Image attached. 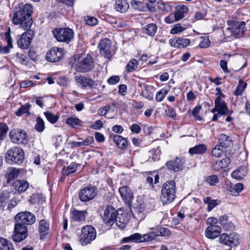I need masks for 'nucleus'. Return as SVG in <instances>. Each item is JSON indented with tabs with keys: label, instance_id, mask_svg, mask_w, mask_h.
Listing matches in <instances>:
<instances>
[{
	"label": "nucleus",
	"instance_id": "obj_64",
	"mask_svg": "<svg viewBox=\"0 0 250 250\" xmlns=\"http://www.w3.org/2000/svg\"><path fill=\"white\" fill-rule=\"evenodd\" d=\"M119 93L122 96H125L127 93V86L125 84L119 85Z\"/></svg>",
	"mask_w": 250,
	"mask_h": 250
},
{
	"label": "nucleus",
	"instance_id": "obj_20",
	"mask_svg": "<svg viewBox=\"0 0 250 250\" xmlns=\"http://www.w3.org/2000/svg\"><path fill=\"white\" fill-rule=\"evenodd\" d=\"M74 79L77 84L80 85L83 88L93 87L95 85V82L93 80L85 77L81 75L77 76L75 77Z\"/></svg>",
	"mask_w": 250,
	"mask_h": 250
},
{
	"label": "nucleus",
	"instance_id": "obj_11",
	"mask_svg": "<svg viewBox=\"0 0 250 250\" xmlns=\"http://www.w3.org/2000/svg\"><path fill=\"white\" fill-rule=\"evenodd\" d=\"M15 222L26 226L32 225L36 222L35 215L27 211L18 213L15 217Z\"/></svg>",
	"mask_w": 250,
	"mask_h": 250
},
{
	"label": "nucleus",
	"instance_id": "obj_38",
	"mask_svg": "<svg viewBox=\"0 0 250 250\" xmlns=\"http://www.w3.org/2000/svg\"><path fill=\"white\" fill-rule=\"evenodd\" d=\"M244 186L241 183H237L233 186H230L229 191L232 195L236 196L243 189Z\"/></svg>",
	"mask_w": 250,
	"mask_h": 250
},
{
	"label": "nucleus",
	"instance_id": "obj_40",
	"mask_svg": "<svg viewBox=\"0 0 250 250\" xmlns=\"http://www.w3.org/2000/svg\"><path fill=\"white\" fill-rule=\"evenodd\" d=\"M157 31V26L154 23L148 24L143 28L144 33L149 35L153 36Z\"/></svg>",
	"mask_w": 250,
	"mask_h": 250
},
{
	"label": "nucleus",
	"instance_id": "obj_18",
	"mask_svg": "<svg viewBox=\"0 0 250 250\" xmlns=\"http://www.w3.org/2000/svg\"><path fill=\"white\" fill-rule=\"evenodd\" d=\"M184 163V160L177 157L174 160L167 162L166 163V166L169 170L177 172L183 169Z\"/></svg>",
	"mask_w": 250,
	"mask_h": 250
},
{
	"label": "nucleus",
	"instance_id": "obj_58",
	"mask_svg": "<svg viewBox=\"0 0 250 250\" xmlns=\"http://www.w3.org/2000/svg\"><path fill=\"white\" fill-rule=\"evenodd\" d=\"M202 41L199 43V47L202 48H208L209 46L210 41L208 38L202 37Z\"/></svg>",
	"mask_w": 250,
	"mask_h": 250
},
{
	"label": "nucleus",
	"instance_id": "obj_10",
	"mask_svg": "<svg viewBox=\"0 0 250 250\" xmlns=\"http://www.w3.org/2000/svg\"><path fill=\"white\" fill-rule=\"evenodd\" d=\"M21 37L17 41L18 47L22 49H28L32 42L34 37V32L30 29L25 30Z\"/></svg>",
	"mask_w": 250,
	"mask_h": 250
},
{
	"label": "nucleus",
	"instance_id": "obj_5",
	"mask_svg": "<svg viewBox=\"0 0 250 250\" xmlns=\"http://www.w3.org/2000/svg\"><path fill=\"white\" fill-rule=\"evenodd\" d=\"M97 237V232L95 228L91 225L83 227L81 229L80 241L83 246L90 244Z\"/></svg>",
	"mask_w": 250,
	"mask_h": 250
},
{
	"label": "nucleus",
	"instance_id": "obj_9",
	"mask_svg": "<svg viewBox=\"0 0 250 250\" xmlns=\"http://www.w3.org/2000/svg\"><path fill=\"white\" fill-rule=\"evenodd\" d=\"M9 137L14 144L26 145L28 139L26 132L20 129L12 130L9 133Z\"/></svg>",
	"mask_w": 250,
	"mask_h": 250
},
{
	"label": "nucleus",
	"instance_id": "obj_45",
	"mask_svg": "<svg viewBox=\"0 0 250 250\" xmlns=\"http://www.w3.org/2000/svg\"><path fill=\"white\" fill-rule=\"evenodd\" d=\"M168 89H167L166 88L161 89L156 93L155 97L156 101L158 102L162 101L165 98L166 96L168 94Z\"/></svg>",
	"mask_w": 250,
	"mask_h": 250
},
{
	"label": "nucleus",
	"instance_id": "obj_21",
	"mask_svg": "<svg viewBox=\"0 0 250 250\" xmlns=\"http://www.w3.org/2000/svg\"><path fill=\"white\" fill-rule=\"evenodd\" d=\"M119 192L123 200L126 203H129L133 198V193L127 186L120 187Z\"/></svg>",
	"mask_w": 250,
	"mask_h": 250
},
{
	"label": "nucleus",
	"instance_id": "obj_1",
	"mask_svg": "<svg viewBox=\"0 0 250 250\" xmlns=\"http://www.w3.org/2000/svg\"><path fill=\"white\" fill-rule=\"evenodd\" d=\"M33 10L32 6L29 4H25L15 9L12 19V23L23 30L30 29L33 24Z\"/></svg>",
	"mask_w": 250,
	"mask_h": 250
},
{
	"label": "nucleus",
	"instance_id": "obj_34",
	"mask_svg": "<svg viewBox=\"0 0 250 250\" xmlns=\"http://www.w3.org/2000/svg\"><path fill=\"white\" fill-rule=\"evenodd\" d=\"M113 141L119 148L124 149L127 146V140L122 136L115 135L113 137Z\"/></svg>",
	"mask_w": 250,
	"mask_h": 250
},
{
	"label": "nucleus",
	"instance_id": "obj_3",
	"mask_svg": "<svg viewBox=\"0 0 250 250\" xmlns=\"http://www.w3.org/2000/svg\"><path fill=\"white\" fill-rule=\"evenodd\" d=\"M176 197V183L174 180L166 182L162 186L160 200L164 204L172 203Z\"/></svg>",
	"mask_w": 250,
	"mask_h": 250
},
{
	"label": "nucleus",
	"instance_id": "obj_60",
	"mask_svg": "<svg viewBox=\"0 0 250 250\" xmlns=\"http://www.w3.org/2000/svg\"><path fill=\"white\" fill-rule=\"evenodd\" d=\"M131 6L137 10H140L142 7V2L139 1H137L135 0H132L130 1Z\"/></svg>",
	"mask_w": 250,
	"mask_h": 250
},
{
	"label": "nucleus",
	"instance_id": "obj_14",
	"mask_svg": "<svg viewBox=\"0 0 250 250\" xmlns=\"http://www.w3.org/2000/svg\"><path fill=\"white\" fill-rule=\"evenodd\" d=\"M63 57V49L57 47L51 48L46 54V60L50 62H59Z\"/></svg>",
	"mask_w": 250,
	"mask_h": 250
},
{
	"label": "nucleus",
	"instance_id": "obj_36",
	"mask_svg": "<svg viewBox=\"0 0 250 250\" xmlns=\"http://www.w3.org/2000/svg\"><path fill=\"white\" fill-rule=\"evenodd\" d=\"M78 164L76 163H72L66 168L64 167L62 171L63 176H66L70 174L74 173L77 170Z\"/></svg>",
	"mask_w": 250,
	"mask_h": 250
},
{
	"label": "nucleus",
	"instance_id": "obj_32",
	"mask_svg": "<svg viewBox=\"0 0 250 250\" xmlns=\"http://www.w3.org/2000/svg\"><path fill=\"white\" fill-rule=\"evenodd\" d=\"M153 237L152 238V241L155 239L156 237L159 236H169L171 235L170 231L167 228H160L158 230L156 231H152L149 232Z\"/></svg>",
	"mask_w": 250,
	"mask_h": 250
},
{
	"label": "nucleus",
	"instance_id": "obj_26",
	"mask_svg": "<svg viewBox=\"0 0 250 250\" xmlns=\"http://www.w3.org/2000/svg\"><path fill=\"white\" fill-rule=\"evenodd\" d=\"M49 228V223L44 219L39 222V231L40 233V239H43L45 236L48 233Z\"/></svg>",
	"mask_w": 250,
	"mask_h": 250
},
{
	"label": "nucleus",
	"instance_id": "obj_37",
	"mask_svg": "<svg viewBox=\"0 0 250 250\" xmlns=\"http://www.w3.org/2000/svg\"><path fill=\"white\" fill-rule=\"evenodd\" d=\"M0 250H14L12 243L9 240L0 238Z\"/></svg>",
	"mask_w": 250,
	"mask_h": 250
},
{
	"label": "nucleus",
	"instance_id": "obj_30",
	"mask_svg": "<svg viewBox=\"0 0 250 250\" xmlns=\"http://www.w3.org/2000/svg\"><path fill=\"white\" fill-rule=\"evenodd\" d=\"M207 150V147L204 144H199L189 148L188 152L191 156L194 154H203Z\"/></svg>",
	"mask_w": 250,
	"mask_h": 250
},
{
	"label": "nucleus",
	"instance_id": "obj_2",
	"mask_svg": "<svg viewBox=\"0 0 250 250\" xmlns=\"http://www.w3.org/2000/svg\"><path fill=\"white\" fill-rule=\"evenodd\" d=\"M70 63L75 71L79 73L89 72L95 66L94 60L89 54H76L73 56Z\"/></svg>",
	"mask_w": 250,
	"mask_h": 250
},
{
	"label": "nucleus",
	"instance_id": "obj_8",
	"mask_svg": "<svg viewBox=\"0 0 250 250\" xmlns=\"http://www.w3.org/2000/svg\"><path fill=\"white\" fill-rule=\"evenodd\" d=\"M240 236L236 232H231L229 234L223 233L219 238L221 244L229 246L230 247V249L238 246L240 244Z\"/></svg>",
	"mask_w": 250,
	"mask_h": 250
},
{
	"label": "nucleus",
	"instance_id": "obj_41",
	"mask_svg": "<svg viewBox=\"0 0 250 250\" xmlns=\"http://www.w3.org/2000/svg\"><path fill=\"white\" fill-rule=\"evenodd\" d=\"M65 123L73 128H78L81 125L82 122L77 118L69 117L66 120Z\"/></svg>",
	"mask_w": 250,
	"mask_h": 250
},
{
	"label": "nucleus",
	"instance_id": "obj_63",
	"mask_svg": "<svg viewBox=\"0 0 250 250\" xmlns=\"http://www.w3.org/2000/svg\"><path fill=\"white\" fill-rule=\"evenodd\" d=\"M233 28L231 27H228L224 31V35L226 38L233 37Z\"/></svg>",
	"mask_w": 250,
	"mask_h": 250
},
{
	"label": "nucleus",
	"instance_id": "obj_28",
	"mask_svg": "<svg viewBox=\"0 0 250 250\" xmlns=\"http://www.w3.org/2000/svg\"><path fill=\"white\" fill-rule=\"evenodd\" d=\"M14 189L19 193L24 192L28 188V183L24 180H16L13 183Z\"/></svg>",
	"mask_w": 250,
	"mask_h": 250
},
{
	"label": "nucleus",
	"instance_id": "obj_13",
	"mask_svg": "<svg viewBox=\"0 0 250 250\" xmlns=\"http://www.w3.org/2000/svg\"><path fill=\"white\" fill-rule=\"evenodd\" d=\"M117 214L116 210L111 205L106 207L104 210L103 217V221L107 225L112 226L114 224Z\"/></svg>",
	"mask_w": 250,
	"mask_h": 250
},
{
	"label": "nucleus",
	"instance_id": "obj_39",
	"mask_svg": "<svg viewBox=\"0 0 250 250\" xmlns=\"http://www.w3.org/2000/svg\"><path fill=\"white\" fill-rule=\"evenodd\" d=\"M247 84L242 80L239 81V84L237 86L236 89L233 92V94L236 96L242 95L245 89L246 88Z\"/></svg>",
	"mask_w": 250,
	"mask_h": 250
},
{
	"label": "nucleus",
	"instance_id": "obj_43",
	"mask_svg": "<svg viewBox=\"0 0 250 250\" xmlns=\"http://www.w3.org/2000/svg\"><path fill=\"white\" fill-rule=\"evenodd\" d=\"M138 66V62L135 59H132L127 64L125 69L129 72L135 71Z\"/></svg>",
	"mask_w": 250,
	"mask_h": 250
},
{
	"label": "nucleus",
	"instance_id": "obj_61",
	"mask_svg": "<svg viewBox=\"0 0 250 250\" xmlns=\"http://www.w3.org/2000/svg\"><path fill=\"white\" fill-rule=\"evenodd\" d=\"M144 88L145 91L142 92V95L147 100H152L153 99V95L151 93L147 92L148 86L146 84L144 85Z\"/></svg>",
	"mask_w": 250,
	"mask_h": 250
},
{
	"label": "nucleus",
	"instance_id": "obj_29",
	"mask_svg": "<svg viewBox=\"0 0 250 250\" xmlns=\"http://www.w3.org/2000/svg\"><path fill=\"white\" fill-rule=\"evenodd\" d=\"M230 159L226 157L221 160H217L213 164V168L215 170H219L227 167L230 163Z\"/></svg>",
	"mask_w": 250,
	"mask_h": 250
},
{
	"label": "nucleus",
	"instance_id": "obj_46",
	"mask_svg": "<svg viewBox=\"0 0 250 250\" xmlns=\"http://www.w3.org/2000/svg\"><path fill=\"white\" fill-rule=\"evenodd\" d=\"M35 128L39 132H42L44 130L45 128L44 122L41 117H38L37 118Z\"/></svg>",
	"mask_w": 250,
	"mask_h": 250
},
{
	"label": "nucleus",
	"instance_id": "obj_24",
	"mask_svg": "<svg viewBox=\"0 0 250 250\" xmlns=\"http://www.w3.org/2000/svg\"><path fill=\"white\" fill-rule=\"evenodd\" d=\"M114 9L121 13L126 12L129 7V4L127 0H114Z\"/></svg>",
	"mask_w": 250,
	"mask_h": 250
},
{
	"label": "nucleus",
	"instance_id": "obj_19",
	"mask_svg": "<svg viewBox=\"0 0 250 250\" xmlns=\"http://www.w3.org/2000/svg\"><path fill=\"white\" fill-rule=\"evenodd\" d=\"M221 232V229L218 225L209 226L205 230V235L209 239H215L218 237Z\"/></svg>",
	"mask_w": 250,
	"mask_h": 250
},
{
	"label": "nucleus",
	"instance_id": "obj_42",
	"mask_svg": "<svg viewBox=\"0 0 250 250\" xmlns=\"http://www.w3.org/2000/svg\"><path fill=\"white\" fill-rule=\"evenodd\" d=\"M228 216L223 215L219 217V222L225 230L233 228V224L232 223H227Z\"/></svg>",
	"mask_w": 250,
	"mask_h": 250
},
{
	"label": "nucleus",
	"instance_id": "obj_12",
	"mask_svg": "<svg viewBox=\"0 0 250 250\" xmlns=\"http://www.w3.org/2000/svg\"><path fill=\"white\" fill-rule=\"evenodd\" d=\"M28 229L25 225L16 222L14 226L12 239L16 242H20L28 236Z\"/></svg>",
	"mask_w": 250,
	"mask_h": 250
},
{
	"label": "nucleus",
	"instance_id": "obj_17",
	"mask_svg": "<svg viewBox=\"0 0 250 250\" xmlns=\"http://www.w3.org/2000/svg\"><path fill=\"white\" fill-rule=\"evenodd\" d=\"M215 104L217 108V112L219 114V116L224 115H231L232 111L228 109L226 103L221 99V98L218 96L215 100Z\"/></svg>",
	"mask_w": 250,
	"mask_h": 250
},
{
	"label": "nucleus",
	"instance_id": "obj_55",
	"mask_svg": "<svg viewBox=\"0 0 250 250\" xmlns=\"http://www.w3.org/2000/svg\"><path fill=\"white\" fill-rule=\"evenodd\" d=\"M86 23L89 26H95L98 23V20L94 17L87 16L85 18Z\"/></svg>",
	"mask_w": 250,
	"mask_h": 250
},
{
	"label": "nucleus",
	"instance_id": "obj_33",
	"mask_svg": "<svg viewBox=\"0 0 250 250\" xmlns=\"http://www.w3.org/2000/svg\"><path fill=\"white\" fill-rule=\"evenodd\" d=\"M85 210H74L72 212V218L75 221H83L85 219Z\"/></svg>",
	"mask_w": 250,
	"mask_h": 250
},
{
	"label": "nucleus",
	"instance_id": "obj_56",
	"mask_svg": "<svg viewBox=\"0 0 250 250\" xmlns=\"http://www.w3.org/2000/svg\"><path fill=\"white\" fill-rule=\"evenodd\" d=\"M201 109V105L196 106L192 110V114L196 118V119L200 121L202 120V118L199 115V113Z\"/></svg>",
	"mask_w": 250,
	"mask_h": 250
},
{
	"label": "nucleus",
	"instance_id": "obj_51",
	"mask_svg": "<svg viewBox=\"0 0 250 250\" xmlns=\"http://www.w3.org/2000/svg\"><path fill=\"white\" fill-rule=\"evenodd\" d=\"M224 153L223 148L217 145L212 149L211 154L216 157H220Z\"/></svg>",
	"mask_w": 250,
	"mask_h": 250
},
{
	"label": "nucleus",
	"instance_id": "obj_25",
	"mask_svg": "<svg viewBox=\"0 0 250 250\" xmlns=\"http://www.w3.org/2000/svg\"><path fill=\"white\" fill-rule=\"evenodd\" d=\"M5 36L7 44L5 46H2V44L0 43V54H8L13 48L12 39L10 36V33L6 32L5 33Z\"/></svg>",
	"mask_w": 250,
	"mask_h": 250
},
{
	"label": "nucleus",
	"instance_id": "obj_35",
	"mask_svg": "<svg viewBox=\"0 0 250 250\" xmlns=\"http://www.w3.org/2000/svg\"><path fill=\"white\" fill-rule=\"evenodd\" d=\"M246 173V168L245 167H240L232 172L231 176L235 179L241 180L245 177Z\"/></svg>",
	"mask_w": 250,
	"mask_h": 250
},
{
	"label": "nucleus",
	"instance_id": "obj_50",
	"mask_svg": "<svg viewBox=\"0 0 250 250\" xmlns=\"http://www.w3.org/2000/svg\"><path fill=\"white\" fill-rule=\"evenodd\" d=\"M30 107L31 105L29 104H26L24 105H22L16 111L15 114L18 116H21L24 113L29 114V110Z\"/></svg>",
	"mask_w": 250,
	"mask_h": 250
},
{
	"label": "nucleus",
	"instance_id": "obj_4",
	"mask_svg": "<svg viewBox=\"0 0 250 250\" xmlns=\"http://www.w3.org/2000/svg\"><path fill=\"white\" fill-rule=\"evenodd\" d=\"M24 151L21 148L14 146L9 149L5 154V159L9 164H21L24 160Z\"/></svg>",
	"mask_w": 250,
	"mask_h": 250
},
{
	"label": "nucleus",
	"instance_id": "obj_16",
	"mask_svg": "<svg viewBox=\"0 0 250 250\" xmlns=\"http://www.w3.org/2000/svg\"><path fill=\"white\" fill-rule=\"evenodd\" d=\"M130 216L127 213L119 209L117 210V214L115 222L117 226L120 229H124L129 222Z\"/></svg>",
	"mask_w": 250,
	"mask_h": 250
},
{
	"label": "nucleus",
	"instance_id": "obj_44",
	"mask_svg": "<svg viewBox=\"0 0 250 250\" xmlns=\"http://www.w3.org/2000/svg\"><path fill=\"white\" fill-rule=\"evenodd\" d=\"M217 200H213L209 197H206L204 198V202L208 205L207 209L210 211L212 208L218 205Z\"/></svg>",
	"mask_w": 250,
	"mask_h": 250
},
{
	"label": "nucleus",
	"instance_id": "obj_48",
	"mask_svg": "<svg viewBox=\"0 0 250 250\" xmlns=\"http://www.w3.org/2000/svg\"><path fill=\"white\" fill-rule=\"evenodd\" d=\"M8 129V126L4 123H0V140H4L6 136Z\"/></svg>",
	"mask_w": 250,
	"mask_h": 250
},
{
	"label": "nucleus",
	"instance_id": "obj_54",
	"mask_svg": "<svg viewBox=\"0 0 250 250\" xmlns=\"http://www.w3.org/2000/svg\"><path fill=\"white\" fill-rule=\"evenodd\" d=\"M165 112L167 116L173 119H174L176 116V112L173 108L168 105L167 106L165 109Z\"/></svg>",
	"mask_w": 250,
	"mask_h": 250
},
{
	"label": "nucleus",
	"instance_id": "obj_62",
	"mask_svg": "<svg viewBox=\"0 0 250 250\" xmlns=\"http://www.w3.org/2000/svg\"><path fill=\"white\" fill-rule=\"evenodd\" d=\"M19 200L17 199V198L14 197L12 198L10 203L8 204L7 206V209L9 210H11L13 208L15 207L18 204Z\"/></svg>",
	"mask_w": 250,
	"mask_h": 250
},
{
	"label": "nucleus",
	"instance_id": "obj_47",
	"mask_svg": "<svg viewBox=\"0 0 250 250\" xmlns=\"http://www.w3.org/2000/svg\"><path fill=\"white\" fill-rule=\"evenodd\" d=\"M206 182L209 186H214L219 182L218 177L216 175L208 176L205 179Z\"/></svg>",
	"mask_w": 250,
	"mask_h": 250
},
{
	"label": "nucleus",
	"instance_id": "obj_57",
	"mask_svg": "<svg viewBox=\"0 0 250 250\" xmlns=\"http://www.w3.org/2000/svg\"><path fill=\"white\" fill-rule=\"evenodd\" d=\"M19 173L20 171L18 169L16 168H12L8 173V179L12 180L17 178L18 176Z\"/></svg>",
	"mask_w": 250,
	"mask_h": 250
},
{
	"label": "nucleus",
	"instance_id": "obj_6",
	"mask_svg": "<svg viewBox=\"0 0 250 250\" xmlns=\"http://www.w3.org/2000/svg\"><path fill=\"white\" fill-rule=\"evenodd\" d=\"M53 33L57 40L60 42L69 43L74 38L73 30L68 27L56 28Z\"/></svg>",
	"mask_w": 250,
	"mask_h": 250
},
{
	"label": "nucleus",
	"instance_id": "obj_27",
	"mask_svg": "<svg viewBox=\"0 0 250 250\" xmlns=\"http://www.w3.org/2000/svg\"><path fill=\"white\" fill-rule=\"evenodd\" d=\"M10 192L9 190L2 188L0 190V207H5L9 201Z\"/></svg>",
	"mask_w": 250,
	"mask_h": 250
},
{
	"label": "nucleus",
	"instance_id": "obj_49",
	"mask_svg": "<svg viewBox=\"0 0 250 250\" xmlns=\"http://www.w3.org/2000/svg\"><path fill=\"white\" fill-rule=\"evenodd\" d=\"M44 114L47 120L51 124H54L58 120L59 116L55 115L49 111L44 112Z\"/></svg>",
	"mask_w": 250,
	"mask_h": 250
},
{
	"label": "nucleus",
	"instance_id": "obj_31",
	"mask_svg": "<svg viewBox=\"0 0 250 250\" xmlns=\"http://www.w3.org/2000/svg\"><path fill=\"white\" fill-rule=\"evenodd\" d=\"M245 26L246 23L244 21H241L239 24L235 29L233 28V37L235 38H239L243 36L246 30Z\"/></svg>",
	"mask_w": 250,
	"mask_h": 250
},
{
	"label": "nucleus",
	"instance_id": "obj_23",
	"mask_svg": "<svg viewBox=\"0 0 250 250\" xmlns=\"http://www.w3.org/2000/svg\"><path fill=\"white\" fill-rule=\"evenodd\" d=\"M218 145L223 148H226L232 146V141L230 136L221 134L218 136Z\"/></svg>",
	"mask_w": 250,
	"mask_h": 250
},
{
	"label": "nucleus",
	"instance_id": "obj_52",
	"mask_svg": "<svg viewBox=\"0 0 250 250\" xmlns=\"http://www.w3.org/2000/svg\"><path fill=\"white\" fill-rule=\"evenodd\" d=\"M186 29L185 27L182 26L180 23L176 24L170 30V33L176 34L181 33Z\"/></svg>",
	"mask_w": 250,
	"mask_h": 250
},
{
	"label": "nucleus",
	"instance_id": "obj_7",
	"mask_svg": "<svg viewBox=\"0 0 250 250\" xmlns=\"http://www.w3.org/2000/svg\"><path fill=\"white\" fill-rule=\"evenodd\" d=\"M98 189L95 186L88 185L81 189L79 193V198L83 202L92 200L97 195Z\"/></svg>",
	"mask_w": 250,
	"mask_h": 250
},
{
	"label": "nucleus",
	"instance_id": "obj_59",
	"mask_svg": "<svg viewBox=\"0 0 250 250\" xmlns=\"http://www.w3.org/2000/svg\"><path fill=\"white\" fill-rule=\"evenodd\" d=\"M120 77L118 76L114 75L109 77L107 80V83L110 85H114L120 82Z\"/></svg>",
	"mask_w": 250,
	"mask_h": 250
},
{
	"label": "nucleus",
	"instance_id": "obj_53",
	"mask_svg": "<svg viewBox=\"0 0 250 250\" xmlns=\"http://www.w3.org/2000/svg\"><path fill=\"white\" fill-rule=\"evenodd\" d=\"M179 48H186L188 46L190 43V41L188 39L178 38Z\"/></svg>",
	"mask_w": 250,
	"mask_h": 250
},
{
	"label": "nucleus",
	"instance_id": "obj_22",
	"mask_svg": "<svg viewBox=\"0 0 250 250\" xmlns=\"http://www.w3.org/2000/svg\"><path fill=\"white\" fill-rule=\"evenodd\" d=\"M152 235L148 233L141 235L139 233H135L130 235L132 242L135 243L146 242L152 241Z\"/></svg>",
	"mask_w": 250,
	"mask_h": 250
},
{
	"label": "nucleus",
	"instance_id": "obj_15",
	"mask_svg": "<svg viewBox=\"0 0 250 250\" xmlns=\"http://www.w3.org/2000/svg\"><path fill=\"white\" fill-rule=\"evenodd\" d=\"M111 41L108 39L102 40L98 44V48L101 54L107 59L111 58Z\"/></svg>",
	"mask_w": 250,
	"mask_h": 250
}]
</instances>
